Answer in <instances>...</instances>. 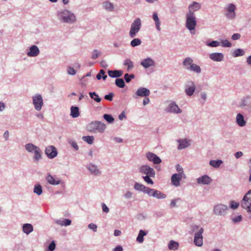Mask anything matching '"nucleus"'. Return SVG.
<instances>
[{
    "instance_id": "cd10ccee",
    "label": "nucleus",
    "mask_w": 251,
    "mask_h": 251,
    "mask_svg": "<svg viewBox=\"0 0 251 251\" xmlns=\"http://www.w3.org/2000/svg\"><path fill=\"white\" fill-rule=\"evenodd\" d=\"M34 153L33 159L34 161L38 162L40 159L42 158V151L38 147L37 150H35L33 152Z\"/></svg>"
},
{
    "instance_id": "6e6552de",
    "label": "nucleus",
    "mask_w": 251,
    "mask_h": 251,
    "mask_svg": "<svg viewBox=\"0 0 251 251\" xmlns=\"http://www.w3.org/2000/svg\"><path fill=\"white\" fill-rule=\"evenodd\" d=\"M139 172L142 174L151 176V177L155 176V173L154 169L148 165H142L139 168Z\"/></svg>"
},
{
    "instance_id": "1a4fd4ad",
    "label": "nucleus",
    "mask_w": 251,
    "mask_h": 251,
    "mask_svg": "<svg viewBox=\"0 0 251 251\" xmlns=\"http://www.w3.org/2000/svg\"><path fill=\"white\" fill-rule=\"evenodd\" d=\"M228 207L226 205L218 204L214 206L213 211L214 214L216 215H225L226 213Z\"/></svg>"
},
{
    "instance_id": "6ab92c4d",
    "label": "nucleus",
    "mask_w": 251,
    "mask_h": 251,
    "mask_svg": "<svg viewBox=\"0 0 251 251\" xmlns=\"http://www.w3.org/2000/svg\"><path fill=\"white\" fill-rule=\"evenodd\" d=\"M87 168L92 174L95 176H99L101 174V171L95 165L89 164L87 165Z\"/></svg>"
},
{
    "instance_id": "423d86ee",
    "label": "nucleus",
    "mask_w": 251,
    "mask_h": 251,
    "mask_svg": "<svg viewBox=\"0 0 251 251\" xmlns=\"http://www.w3.org/2000/svg\"><path fill=\"white\" fill-rule=\"evenodd\" d=\"M226 13L225 14L226 18L229 20H233L236 17L235 10L236 6L233 3L228 4L225 8Z\"/></svg>"
},
{
    "instance_id": "ea45409f",
    "label": "nucleus",
    "mask_w": 251,
    "mask_h": 251,
    "mask_svg": "<svg viewBox=\"0 0 251 251\" xmlns=\"http://www.w3.org/2000/svg\"><path fill=\"white\" fill-rule=\"evenodd\" d=\"M124 65L127 66V71H129L134 67L133 62L129 59H126L124 61Z\"/></svg>"
},
{
    "instance_id": "e2e57ef3",
    "label": "nucleus",
    "mask_w": 251,
    "mask_h": 251,
    "mask_svg": "<svg viewBox=\"0 0 251 251\" xmlns=\"http://www.w3.org/2000/svg\"><path fill=\"white\" fill-rule=\"evenodd\" d=\"M105 71L103 70H100L99 73L97 75V78L100 80L102 77V75H104Z\"/></svg>"
},
{
    "instance_id": "5fc2aeb1",
    "label": "nucleus",
    "mask_w": 251,
    "mask_h": 251,
    "mask_svg": "<svg viewBox=\"0 0 251 251\" xmlns=\"http://www.w3.org/2000/svg\"><path fill=\"white\" fill-rule=\"evenodd\" d=\"M56 245L55 242L52 241L48 246V249L45 251H53L55 249Z\"/></svg>"
},
{
    "instance_id": "603ef678",
    "label": "nucleus",
    "mask_w": 251,
    "mask_h": 251,
    "mask_svg": "<svg viewBox=\"0 0 251 251\" xmlns=\"http://www.w3.org/2000/svg\"><path fill=\"white\" fill-rule=\"evenodd\" d=\"M103 118L108 123H112L114 119L113 117L109 114H105L103 115Z\"/></svg>"
},
{
    "instance_id": "79ce46f5",
    "label": "nucleus",
    "mask_w": 251,
    "mask_h": 251,
    "mask_svg": "<svg viewBox=\"0 0 251 251\" xmlns=\"http://www.w3.org/2000/svg\"><path fill=\"white\" fill-rule=\"evenodd\" d=\"M115 84L117 86L121 88L125 86V83L123 78H116L115 80Z\"/></svg>"
},
{
    "instance_id": "2f4dec72",
    "label": "nucleus",
    "mask_w": 251,
    "mask_h": 251,
    "mask_svg": "<svg viewBox=\"0 0 251 251\" xmlns=\"http://www.w3.org/2000/svg\"><path fill=\"white\" fill-rule=\"evenodd\" d=\"M152 18L155 22V24L157 29L158 31H160L161 28L160 27V21L158 18V15L156 12H154L152 15Z\"/></svg>"
},
{
    "instance_id": "6e6d98bb",
    "label": "nucleus",
    "mask_w": 251,
    "mask_h": 251,
    "mask_svg": "<svg viewBox=\"0 0 251 251\" xmlns=\"http://www.w3.org/2000/svg\"><path fill=\"white\" fill-rule=\"evenodd\" d=\"M101 54V52L97 50H95L93 52L92 55V58L93 59H96Z\"/></svg>"
},
{
    "instance_id": "72a5a7b5",
    "label": "nucleus",
    "mask_w": 251,
    "mask_h": 251,
    "mask_svg": "<svg viewBox=\"0 0 251 251\" xmlns=\"http://www.w3.org/2000/svg\"><path fill=\"white\" fill-rule=\"evenodd\" d=\"M56 223L60 226H67L71 224V220L69 219L58 220L56 221Z\"/></svg>"
},
{
    "instance_id": "f3484780",
    "label": "nucleus",
    "mask_w": 251,
    "mask_h": 251,
    "mask_svg": "<svg viewBox=\"0 0 251 251\" xmlns=\"http://www.w3.org/2000/svg\"><path fill=\"white\" fill-rule=\"evenodd\" d=\"M212 181V179L207 175L202 176L197 179V183L200 184H210Z\"/></svg>"
},
{
    "instance_id": "de8ad7c7",
    "label": "nucleus",
    "mask_w": 251,
    "mask_h": 251,
    "mask_svg": "<svg viewBox=\"0 0 251 251\" xmlns=\"http://www.w3.org/2000/svg\"><path fill=\"white\" fill-rule=\"evenodd\" d=\"M193 60L190 57L186 58L183 61V65L187 67H189L193 64Z\"/></svg>"
},
{
    "instance_id": "4be33fe9",
    "label": "nucleus",
    "mask_w": 251,
    "mask_h": 251,
    "mask_svg": "<svg viewBox=\"0 0 251 251\" xmlns=\"http://www.w3.org/2000/svg\"><path fill=\"white\" fill-rule=\"evenodd\" d=\"M209 58L214 61H221L224 59V55L222 53H212L209 54Z\"/></svg>"
},
{
    "instance_id": "49530a36",
    "label": "nucleus",
    "mask_w": 251,
    "mask_h": 251,
    "mask_svg": "<svg viewBox=\"0 0 251 251\" xmlns=\"http://www.w3.org/2000/svg\"><path fill=\"white\" fill-rule=\"evenodd\" d=\"M245 54V51L243 50L238 49L234 50L233 56L234 57H238L243 56Z\"/></svg>"
},
{
    "instance_id": "20e7f679",
    "label": "nucleus",
    "mask_w": 251,
    "mask_h": 251,
    "mask_svg": "<svg viewBox=\"0 0 251 251\" xmlns=\"http://www.w3.org/2000/svg\"><path fill=\"white\" fill-rule=\"evenodd\" d=\"M142 22L140 18H136L131 25L130 30L129 32V36L133 38L136 36L137 33L139 31L141 28Z\"/></svg>"
},
{
    "instance_id": "a19ab883",
    "label": "nucleus",
    "mask_w": 251,
    "mask_h": 251,
    "mask_svg": "<svg viewBox=\"0 0 251 251\" xmlns=\"http://www.w3.org/2000/svg\"><path fill=\"white\" fill-rule=\"evenodd\" d=\"M222 163L223 161L221 160H210L209 162V164L214 168L219 167Z\"/></svg>"
},
{
    "instance_id": "c03bdc74",
    "label": "nucleus",
    "mask_w": 251,
    "mask_h": 251,
    "mask_svg": "<svg viewBox=\"0 0 251 251\" xmlns=\"http://www.w3.org/2000/svg\"><path fill=\"white\" fill-rule=\"evenodd\" d=\"M134 188L136 190H139L144 192L145 189H146V186L143 184L136 182L134 184Z\"/></svg>"
},
{
    "instance_id": "c9c22d12",
    "label": "nucleus",
    "mask_w": 251,
    "mask_h": 251,
    "mask_svg": "<svg viewBox=\"0 0 251 251\" xmlns=\"http://www.w3.org/2000/svg\"><path fill=\"white\" fill-rule=\"evenodd\" d=\"M152 197L157 199H164L166 198V195L162 193L161 191L155 189Z\"/></svg>"
},
{
    "instance_id": "69168bd1",
    "label": "nucleus",
    "mask_w": 251,
    "mask_h": 251,
    "mask_svg": "<svg viewBox=\"0 0 251 251\" xmlns=\"http://www.w3.org/2000/svg\"><path fill=\"white\" fill-rule=\"evenodd\" d=\"M68 73L71 75H74L75 74L76 72L73 68L69 67L68 68Z\"/></svg>"
},
{
    "instance_id": "f257e3e1",
    "label": "nucleus",
    "mask_w": 251,
    "mask_h": 251,
    "mask_svg": "<svg viewBox=\"0 0 251 251\" xmlns=\"http://www.w3.org/2000/svg\"><path fill=\"white\" fill-rule=\"evenodd\" d=\"M58 19L64 23L72 24L75 22V16L71 11L65 10L57 12Z\"/></svg>"
},
{
    "instance_id": "a211bd4d",
    "label": "nucleus",
    "mask_w": 251,
    "mask_h": 251,
    "mask_svg": "<svg viewBox=\"0 0 251 251\" xmlns=\"http://www.w3.org/2000/svg\"><path fill=\"white\" fill-rule=\"evenodd\" d=\"M141 65L145 69L155 66V62L151 58L148 57L141 62Z\"/></svg>"
},
{
    "instance_id": "0eeeda50",
    "label": "nucleus",
    "mask_w": 251,
    "mask_h": 251,
    "mask_svg": "<svg viewBox=\"0 0 251 251\" xmlns=\"http://www.w3.org/2000/svg\"><path fill=\"white\" fill-rule=\"evenodd\" d=\"M32 99L35 109L37 111H40L44 104L42 96L40 94H37L32 97Z\"/></svg>"
},
{
    "instance_id": "37998d69",
    "label": "nucleus",
    "mask_w": 251,
    "mask_h": 251,
    "mask_svg": "<svg viewBox=\"0 0 251 251\" xmlns=\"http://www.w3.org/2000/svg\"><path fill=\"white\" fill-rule=\"evenodd\" d=\"M90 98L97 102H100L101 99L95 92H90L89 93Z\"/></svg>"
},
{
    "instance_id": "c85d7f7f",
    "label": "nucleus",
    "mask_w": 251,
    "mask_h": 251,
    "mask_svg": "<svg viewBox=\"0 0 251 251\" xmlns=\"http://www.w3.org/2000/svg\"><path fill=\"white\" fill-rule=\"evenodd\" d=\"M23 230L24 233L28 234L33 230V226L30 224H25L23 226Z\"/></svg>"
},
{
    "instance_id": "ddd939ff",
    "label": "nucleus",
    "mask_w": 251,
    "mask_h": 251,
    "mask_svg": "<svg viewBox=\"0 0 251 251\" xmlns=\"http://www.w3.org/2000/svg\"><path fill=\"white\" fill-rule=\"evenodd\" d=\"M45 153L50 158H53L57 155L56 149L52 146H50L46 148Z\"/></svg>"
},
{
    "instance_id": "052dcab7",
    "label": "nucleus",
    "mask_w": 251,
    "mask_h": 251,
    "mask_svg": "<svg viewBox=\"0 0 251 251\" xmlns=\"http://www.w3.org/2000/svg\"><path fill=\"white\" fill-rule=\"evenodd\" d=\"M154 189H151L149 187H146V189L144 191V193L148 194L150 196H152V195L153 194L154 191Z\"/></svg>"
},
{
    "instance_id": "338daca9",
    "label": "nucleus",
    "mask_w": 251,
    "mask_h": 251,
    "mask_svg": "<svg viewBox=\"0 0 251 251\" xmlns=\"http://www.w3.org/2000/svg\"><path fill=\"white\" fill-rule=\"evenodd\" d=\"M88 227L90 229L93 230L94 231H97V226L96 225H95L94 224H93V223L90 224L88 225Z\"/></svg>"
},
{
    "instance_id": "4468645a",
    "label": "nucleus",
    "mask_w": 251,
    "mask_h": 251,
    "mask_svg": "<svg viewBox=\"0 0 251 251\" xmlns=\"http://www.w3.org/2000/svg\"><path fill=\"white\" fill-rule=\"evenodd\" d=\"M166 111L170 113H180L182 110L174 102H172L166 109Z\"/></svg>"
},
{
    "instance_id": "bb28decb",
    "label": "nucleus",
    "mask_w": 251,
    "mask_h": 251,
    "mask_svg": "<svg viewBox=\"0 0 251 251\" xmlns=\"http://www.w3.org/2000/svg\"><path fill=\"white\" fill-rule=\"evenodd\" d=\"M79 115H80V113L79 112V108L77 106H72L71 107L70 115L73 118H77L79 116Z\"/></svg>"
},
{
    "instance_id": "c756f323",
    "label": "nucleus",
    "mask_w": 251,
    "mask_h": 251,
    "mask_svg": "<svg viewBox=\"0 0 251 251\" xmlns=\"http://www.w3.org/2000/svg\"><path fill=\"white\" fill-rule=\"evenodd\" d=\"M187 70L193 71L196 73L200 74L201 72V69L200 67L197 64L193 63L191 66L187 67Z\"/></svg>"
},
{
    "instance_id": "aec40b11",
    "label": "nucleus",
    "mask_w": 251,
    "mask_h": 251,
    "mask_svg": "<svg viewBox=\"0 0 251 251\" xmlns=\"http://www.w3.org/2000/svg\"><path fill=\"white\" fill-rule=\"evenodd\" d=\"M150 94V90L144 87H140L137 89L135 93L136 96L145 97L149 96Z\"/></svg>"
},
{
    "instance_id": "4d7b16f0",
    "label": "nucleus",
    "mask_w": 251,
    "mask_h": 251,
    "mask_svg": "<svg viewBox=\"0 0 251 251\" xmlns=\"http://www.w3.org/2000/svg\"><path fill=\"white\" fill-rule=\"evenodd\" d=\"M220 43L219 42L217 41H213L210 43H206V45L208 46L211 47H217L220 45Z\"/></svg>"
},
{
    "instance_id": "f704fd0d",
    "label": "nucleus",
    "mask_w": 251,
    "mask_h": 251,
    "mask_svg": "<svg viewBox=\"0 0 251 251\" xmlns=\"http://www.w3.org/2000/svg\"><path fill=\"white\" fill-rule=\"evenodd\" d=\"M104 8L109 11H113L114 10L113 4L109 1H105L103 3Z\"/></svg>"
},
{
    "instance_id": "dca6fc26",
    "label": "nucleus",
    "mask_w": 251,
    "mask_h": 251,
    "mask_svg": "<svg viewBox=\"0 0 251 251\" xmlns=\"http://www.w3.org/2000/svg\"><path fill=\"white\" fill-rule=\"evenodd\" d=\"M202 229L199 233H195L194 243L196 246L201 247L203 245V236L201 233Z\"/></svg>"
},
{
    "instance_id": "774afa93",
    "label": "nucleus",
    "mask_w": 251,
    "mask_h": 251,
    "mask_svg": "<svg viewBox=\"0 0 251 251\" xmlns=\"http://www.w3.org/2000/svg\"><path fill=\"white\" fill-rule=\"evenodd\" d=\"M241 35L239 33H234L231 36V39L233 40H238L240 38Z\"/></svg>"
},
{
    "instance_id": "39448f33",
    "label": "nucleus",
    "mask_w": 251,
    "mask_h": 251,
    "mask_svg": "<svg viewBox=\"0 0 251 251\" xmlns=\"http://www.w3.org/2000/svg\"><path fill=\"white\" fill-rule=\"evenodd\" d=\"M241 205L242 207L246 209L248 212H251V190L244 196Z\"/></svg>"
},
{
    "instance_id": "58836bf2",
    "label": "nucleus",
    "mask_w": 251,
    "mask_h": 251,
    "mask_svg": "<svg viewBox=\"0 0 251 251\" xmlns=\"http://www.w3.org/2000/svg\"><path fill=\"white\" fill-rule=\"evenodd\" d=\"M147 234V233L143 230H140L138 235L137 237L136 240L140 243H143L144 241L143 237Z\"/></svg>"
},
{
    "instance_id": "473e14b6",
    "label": "nucleus",
    "mask_w": 251,
    "mask_h": 251,
    "mask_svg": "<svg viewBox=\"0 0 251 251\" xmlns=\"http://www.w3.org/2000/svg\"><path fill=\"white\" fill-rule=\"evenodd\" d=\"M38 148V147L36 146L32 143H28L25 145V149L26 150L31 153L33 152Z\"/></svg>"
},
{
    "instance_id": "09e8293b",
    "label": "nucleus",
    "mask_w": 251,
    "mask_h": 251,
    "mask_svg": "<svg viewBox=\"0 0 251 251\" xmlns=\"http://www.w3.org/2000/svg\"><path fill=\"white\" fill-rule=\"evenodd\" d=\"M141 44V41L139 38H134L130 42V45L132 47H135L137 46H139Z\"/></svg>"
},
{
    "instance_id": "864d4df0",
    "label": "nucleus",
    "mask_w": 251,
    "mask_h": 251,
    "mask_svg": "<svg viewBox=\"0 0 251 251\" xmlns=\"http://www.w3.org/2000/svg\"><path fill=\"white\" fill-rule=\"evenodd\" d=\"M135 76L133 74L129 75L128 74H126L124 75V78L125 81L128 83L131 81L132 78H134Z\"/></svg>"
},
{
    "instance_id": "5701e85b",
    "label": "nucleus",
    "mask_w": 251,
    "mask_h": 251,
    "mask_svg": "<svg viewBox=\"0 0 251 251\" xmlns=\"http://www.w3.org/2000/svg\"><path fill=\"white\" fill-rule=\"evenodd\" d=\"M201 7V4L200 3L194 1L188 7V12L194 13L195 11H198Z\"/></svg>"
},
{
    "instance_id": "412c9836",
    "label": "nucleus",
    "mask_w": 251,
    "mask_h": 251,
    "mask_svg": "<svg viewBox=\"0 0 251 251\" xmlns=\"http://www.w3.org/2000/svg\"><path fill=\"white\" fill-rule=\"evenodd\" d=\"M40 50L37 46L33 45L29 48V51L27 52V55L30 57H35L38 55Z\"/></svg>"
},
{
    "instance_id": "393cba45",
    "label": "nucleus",
    "mask_w": 251,
    "mask_h": 251,
    "mask_svg": "<svg viewBox=\"0 0 251 251\" xmlns=\"http://www.w3.org/2000/svg\"><path fill=\"white\" fill-rule=\"evenodd\" d=\"M123 72L122 70H109L108 71L109 75L111 77H119L122 75Z\"/></svg>"
},
{
    "instance_id": "9d476101",
    "label": "nucleus",
    "mask_w": 251,
    "mask_h": 251,
    "mask_svg": "<svg viewBox=\"0 0 251 251\" xmlns=\"http://www.w3.org/2000/svg\"><path fill=\"white\" fill-rule=\"evenodd\" d=\"M183 177H185V175L181 172L173 175L171 177L172 184L176 186H179L180 181Z\"/></svg>"
},
{
    "instance_id": "a18cd8bd",
    "label": "nucleus",
    "mask_w": 251,
    "mask_h": 251,
    "mask_svg": "<svg viewBox=\"0 0 251 251\" xmlns=\"http://www.w3.org/2000/svg\"><path fill=\"white\" fill-rule=\"evenodd\" d=\"M34 193L38 195H40L42 193V187L40 184H36L33 189Z\"/></svg>"
},
{
    "instance_id": "0e129e2a",
    "label": "nucleus",
    "mask_w": 251,
    "mask_h": 251,
    "mask_svg": "<svg viewBox=\"0 0 251 251\" xmlns=\"http://www.w3.org/2000/svg\"><path fill=\"white\" fill-rule=\"evenodd\" d=\"M114 94L112 93H110L108 95H106L104 96V99L106 100L112 101L113 100Z\"/></svg>"
},
{
    "instance_id": "13d9d810",
    "label": "nucleus",
    "mask_w": 251,
    "mask_h": 251,
    "mask_svg": "<svg viewBox=\"0 0 251 251\" xmlns=\"http://www.w3.org/2000/svg\"><path fill=\"white\" fill-rule=\"evenodd\" d=\"M151 176H143V178L148 183L150 184H153V182L151 178Z\"/></svg>"
},
{
    "instance_id": "bf43d9fd",
    "label": "nucleus",
    "mask_w": 251,
    "mask_h": 251,
    "mask_svg": "<svg viewBox=\"0 0 251 251\" xmlns=\"http://www.w3.org/2000/svg\"><path fill=\"white\" fill-rule=\"evenodd\" d=\"M221 45L223 47H231V44L227 40H222L221 42Z\"/></svg>"
},
{
    "instance_id": "f03ea898",
    "label": "nucleus",
    "mask_w": 251,
    "mask_h": 251,
    "mask_svg": "<svg viewBox=\"0 0 251 251\" xmlns=\"http://www.w3.org/2000/svg\"><path fill=\"white\" fill-rule=\"evenodd\" d=\"M87 128L88 131L92 132H98L102 133L106 128V126L104 124L100 122L94 121L89 124L87 126Z\"/></svg>"
},
{
    "instance_id": "2eb2a0df",
    "label": "nucleus",
    "mask_w": 251,
    "mask_h": 251,
    "mask_svg": "<svg viewBox=\"0 0 251 251\" xmlns=\"http://www.w3.org/2000/svg\"><path fill=\"white\" fill-rule=\"evenodd\" d=\"M146 157L149 161L153 162L155 164H158L161 162V160L160 158L152 152H148L146 154Z\"/></svg>"
},
{
    "instance_id": "9b49d317",
    "label": "nucleus",
    "mask_w": 251,
    "mask_h": 251,
    "mask_svg": "<svg viewBox=\"0 0 251 251\" xmlns=\"http://www.w3.org/2000/svg\"><path fill=\"white\" fill-rule=\"evenodd\" d=\"M239 107L246 110L251 109V97L248 96L242 99L240 102Z\"/></svg>"
},
{
    "instance_id": "7c9ffc66",
    "label": "nucleus",
    "mask_w": 251,
    "mask_h": 251,
    "mask_svg": "<svg viewBox=\"0 0 251 251\" xmlns=\"http://www.w3.org/2000/svg\"><path fill=\"white\" fill-rule=\"evenodd\" d=\"M178 142L179 143V144L178 146V150H181L186 148L190 146V143L186 139L179 140Z\"/></svg>"
},
{
    "instance_id": "680f3d73",
    "label": "nucleus",
    "mask_w": 251,
    "mask_h": 251,
    "mask_svg": "<svg viewBox=\"0 0 251 251\" xmlns=\"http://www.w3.org/2000/svg\"><path fill=\"white\" fill-rule=\"evenodd\" d=\"M239 206V203L234 201H231L230 202V207L231 208L235 209L237 208Z\"/></svg>"
},
{
    "instance_id": "b1692460",
    "label": "nucleus",
    "mask_w": 251,
    "mask_h": 251,
    "mask_svg": "<svg viewBox=\"0 0 251 251\" xmlns=\"http://www.w3.org/2000/svg\"><path fill=\"white\" fill-rule=\"evenodd\" d=\"M236 123L240 126H244L246 125V122L245 121L242 114L239 113L237 115Z\"/></svg>"
},
{
    "instance_id": "a878e982",
    "label": "nucleus",
    "mask_w": 251,
    "mask_h": 251,
    "mask_svg": "<svg viewBox=\"0 0 251 251\" xmlns=\"http://www.w3.org/2000/svg\"><path fill=\"white\" fill-rule=\"evenodd\" d=\"M46 179L47 181L51 185H58L60 183V180L59 179H55L50 174L47 176Z\"/></svg>"
},
{
    "instance_id": "3c124183",
    "label": "nucleus",
    "mask_w": 251,
    "mask_h": 251,
    "mask_svg": "<svg viewBox=\"0 0 251 251\" xmlns=\"http://www.w3.org/2000/svg\"><path fill=\"white\" fill-rule=\"evenodd\" d=\"M82 139L88 143L89 144H92L94 141V137L93 136H86L82 137Z\"/></svg>"
},
{
    "instance_id": "4c0bfd02",
    "label": "nucleus",
    "mask_w": 251,
    "mask_h": 251,
    "mask_svg": "<svg viewBox=\"0 0 251 251\" xmlns=\"http://www.w3.org/2000/svg\"><path fill=\"white\" fill-rule=\"evenodd\" d=\"M178 246L179 245L177 242L171 240L168 244V248L170 250L175 251L177 250Z\"/></svg>"
},
{
    "instance_id": "8fccbe9b",
    "label": "nucleus",
    "mask_w": 251,
    "mask_h": 251,
    "mask_svg": "<svg viewBox=\"0 0 251 251\" xmlns=\"http://www.w3.org/2000/svg\"><path fill=\"white\" fill-rule=\"evenodd\" d=\"M68 143L76 151L78 150V146L75 141L71 139H68Z\"/></svg>"
},
{
    "instance_id": "f8f14e48",
    "label": "nucleus",
    "mask_w": 251,
    "mask_h": 251,
    "mask_svg": "<svg viewBox=\"0 0 251 251\" xmlns=\"http://www.w3.org/2000/svg\"><path fill=\"white\" fill-rule=\"evenodd\" d=\"M195 90L196 86L193 81H188L185 86V92L188 96H192Z\"/></svg>"
},
{
    "instance_id": "7ed1b4c3",
    "label": "nucleus",
    "mask_w": 251,
    "mask_h": 251,
    "mask_svg": "<svg viewBox=\"0 0 251 251\" xmlns=\"http://www.w3.org/2000/svg\"><path fill=\"white\" fill-rule=\"evenodd\" d=\"M186 27L190 31L195 30L197 25V20L194 13L188 12L186 15Z\"/></svg>"
},
{
    "instance_id": "e433bc0d",
    "label": "nucleus",
    "mask_w": 251,
    "mask_h": 251,
    "mask_svg": "<svg viewBox=\"0 0 251 251\" xmlns=\"http://www.w3.org/2000/svg\"><path fill=\"white\" fill-rule=\"evenodd\" d=\"M191 230L193 232L195 233H199L201 231L202 229L201 233H203L204 229L202 227H200V226L196 225H192L191 226Z\"/></svg>"
}]
</instances>
